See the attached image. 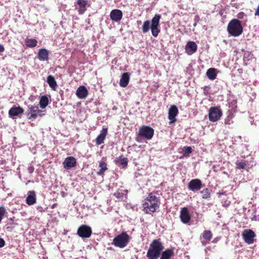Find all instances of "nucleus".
<instances>
[{"mask_svg":"<svg viewBox=\"0 0 259 259\" xmlns=\"http://www.w3.org/2000/svg\"><path fill=\"white\" fill-rule=\"evenodd\" d=\"M160 18V14H156L151 22L148 20L144 21L142 27V32L146 33L151 29L152 35L154 37L157 36L160 32L159 21Z\"/></svg>","mask_w":259,"mask_h":259,"instance_id":"obj_1","label":"nucleus"},{"mask_svg":"<svg viewBox=\"0 0 259 259\" xmlns=\"http://www.w3.org/2000/svg\"><path fill=\"white\" fill-rule=\"evenodd\" d=\"M163 248L161 242L158 240H154L147 251V256L149 259H158Z\"/></svg>","mask_w":259,"mask_h":259,"instance_id":"obj_2","label":"nucleus"},{"mask_svg":"<svg viewBox=\"0 0 259 259\" xmlns=\"http://www.w3.org/2000/svg\"><path fill=\"white\" fill-rule=\"evenodd\" d=\"M228 33L233 36H239L243 31V27L241 22L237 19L232 20L227 27Z\"/></svg>","mask_w":259,"mask_h":259,"instance_id":"obj_3","label":"nucleus"},{"mask_svg":"<svg viewBox=\"0 0 259 259\" xmlns=\"http://www.w3.org/2000/svg\"><path fill=\"white\" fill-rule=\"evenodd\" d=\"M131 237L125 232L118 234L113 240L112 244L120 248H123L128 244Z\"/></svg>","mask_w":259,"mask_h":259,"instance_id":"obj_4","label":"nucleus"},{"mask_svg":"<svg viewBox=\"0 0 259 259\" xmlns=\"http://www.w3.org/2000/svg\"><path fill=\"white\" fill-rule=\"evenodd\" d=\"M154 135V130L149 126H142L139 130V136L147 140H151Z\"/></svg>","mask_w":259,"mask_h":259,"instance_id":"obj_5","label":"nucleus"},{"mask_svg":"<svg viewBox=\"0 0 259 259\" xmlns=\"http://www.w3.org/2000/svg\"><path fill=\"white\" fill-rule=\"evenodd\" d=\"M28 118L30 119H35L38 116H42L44 114L41 110H39L36 106L29 105L27 110Z\"/></svg>","mask_w":259,"mask_h":259,"instance_id":"obj_6","label":"nucleus"},{"mask_svg":"<svg viewBox=\"0 0 259 259\" xmlns=\"http://www.w3.org/2000/svg\"><path fill=\"white\" fill-rule=\"evenodd\" d=\"M92 233V230L90 227L85 225H82L78 228L77 234L82 238H89Z\"/></svg>","mask_w":259,"mask_h":259,"instance_id":"obj_7","label":"nucleus"},{"mask_svg":"<svg viewBox=\"0 0 259 259\" xmlns=\"http://www.w3.org/2000/svg\"><path fill=\"white\" fill-rule=\"evenodd\" d=\"M221 110L217 107H211L209 111V119L212 122L218 121L222 116Z\"/></svg>","mask_w":259,"mask_h":259,"instance_id":"obj_8","label":"nucleus"},{"mask_svg":"<svg viewBox=\"0 0 259 259\" xmlns=\"http://www.w3.org/2000/svg\"><path fill=\"white\" fill-rule=\"evenodd\" d=\"M159 207V205L156 202H145L143 204V210L146 213H151L154 212Z\"/></svg>","mask_w":259,"mask_h":259,"instance_id":"obj_9","label":"nucleus"},{"mask_svg":"<svg viewBox=\"0 0 259 259\" xmlns=\"http://www.w3.org/2000/svg\"><path fill=\"white\" fill-rule=\"evenodd\" d=\"M202 187V182L198 179L192 180L188 184L189 189L194 192L200 190Z\"/></svg>","mask_w":259,"mask_h":259,"instance_id":"obj_10","label":"nucleus"},{"mask_svg":"<svg viewBox=\"0 0 259 259\" xmlns=\"http://www.w3.org/2000/svg\"><path fill=\"white\" fill-rule=\"evenodd\" d=\"M243 237L246 243L251 244L253 243L255 234L251 230H245L243 233Z\"/></svg>","mask_w":259,"mask_h":259,"instance_id":"obj_11","label":"nucleus"},{"mask_svg":"<svg viewBox=\"0 0 259 259\" xmlns=\"http://www.w3.org/2000/svg\"><path fill=\"white\" fill-rule=\"evenodd\" d=\"M88 4V1L77 0L76 4L75 5V9L77 10L79 14H83L87 10V6Z\"/></svg>","mask_w":259,"mask_h":259,"instance_id":"obj_12","label":"nucleus"},{"mask_svg":"<svg viewBox=\"0 0 259 259\" xmlns=\"http://www.w3.org/2000/svg\"><path fill=\"white\" fill-rule=\"evenodd\" d=\"M185 49L186 53L188 55H191L197 51V46L194 41H189L186 45Z\"/></svg>","mask_w":259,"mask_h":259,"instance_id":"obj_13","label":"nucleus"},{"mask_svg":"<svg viewBox=\"0 0 259 259\" xmlns=\"http://www.w3.org/2000/svg\"><path fill=\"white\" fill-rule=\"evenodd\" d=\"M76 164V159L72 156H69L66 158L63 163L64 167L67 170L74 167Z\"/></svg>","mask_w":259,"mask_h":259,"instance_id":"obj_14","label":"nucleus"},{"mask_svg":"<svg viewBox=\"0 0 259 259\" xmlns=\"http://www.w3.org/2000/svg\"><path fill=\"white\" fill-rule=\"evenodd\" d=\"M178 113V109L176 106L171 105L168 109V119L170 120L169 123H172L176 121V116Z\"/></svg>","mask_w":259,"mask_h":259,"instance_id":"obj_15","label":"nucleus"},{"mask_svg":"<svg viewBox=\"0 0 259 259\" xmlns=\"http://www.w3.org/2000/svg\"><path fill=\"white\" fill-rule=\"evenodd\" d=\"M122 12L118 9H115L111 11L110 14V18L115 22H119L122 18Z\"/></svg>","mask_w":259,"mask_h":259,"instance_id":"obj_16","label":"nucleus"},{"mask_svg":"<svg viewBox=\"0 0 259 259\" xmlns=\"http://www.w3.org/2000/svg\"><path fill=\"white\" fill-rule=\"evenodd\" d=\"M180 217L181 221L184 224H187L189 222L191 219V217L187 208L184 207L182 209Z\"/></svg>","mask_w":259,"mask_h":259,"instance_id":"obj_17","label":"nucleus"},{"mask_svg":"<svg viewBox=\"0 0 259 259\" xmlns=\"http://www.w3.org/2000/svg\"><path fill=\"white\" fill-rule=\"evenodd\" d=\"M212 234L210 231L205 230L203 231L201 236V240L202 245H206L208 243L212 238Z\"/></svg>","mask_w":259,"mask_h":259,"instance_id":"obj_18","label":"nucleus"},{"mask_svg":"<svg viewBox=\"0 0 259 259\" xmlns=\"http://www.w3.org/2000/svg\"><path fill=\"white\" fill-rule=\"evenodd\" d=\"M36 194L34 191L28 192V196L26 199V203L29 205H32L36 202Z\"/></svg>","mask_w":259,"mask_h":259,"instance_id":"obj_19","label":"nucleus"},{"mask_svg":"<svg viewBox=\"0 0 259 259\" xmlns=\"http://www.w3.org/2000/svg\"><path fill=\"white\" fill-rule=\"evenodd\" d=\"M24 112L23 109L20 107H12L9 111V114L10 117L14 118L15 116L23 113Z\"/></svg>","mask_w":259,"mask_h":259,"instance_id":"obj_20","label":"nucleus"},{"mask_svg":"<svg viewBox=\"0 0 259 259\" xmlns=\"http://www.w3.org/2000/svg\"><path fill=\"white\" fill-rule=\"evenodd\" d=\"M88 94V91L84 86L79 87L76 93V96L79 99H84L87 97Z\"/></svg>","mask_w":259,"mask_h":259,"instance_id":"obj_21","label":"nucleus"},{"mask_svg":"<svg viewBox=\"0 0 259 259\" xmlns=\"http://www.w3.org/2000/svg\"><path fill=\"white\" fill-rule=\"evenodd\" d=\"M107 134V128H103L101 133L98 136L96 139V144L99 145L104 143V141L105 139L106 135Z\"/></svg>","mask_w":259,"mask_h":259,"instance_id":"obj_22","label":"nucleus"},{"mask_svg":"<svg viewBox=\"0 0 259 259\" xmlns=\"http://www.w3.org/2000/svg\"><path fill=\"white\" fill-rule=\"evenodd\" d=\"M38 58L40 61H47L49 59V51L45 49H41L38 53Z\"/></svg>","mask_w":259,"mask_h":259,"instance_id":"obj_23","label":"nucleus"},{"mask_svg":"<svg viewBox=\"0 0 259 259\" xmlns=\"http://www.w3.org/2000/svg\"><path fill=\"white\" fill-rule=\"evenodd\" d=\"M130 80V74L128 72L123 73L120 78L119 84L121 87H125L127 85Z\"/></svg>","mask_w":259,"mask_h":259,"instance_id":"obj_24","label":"nucleus"},{"mask_svg":"<svg viewBox=\"0 0 259 259\" xmlns=\"http://www.w3.org/2000/svg\"><path fill=\"white\" fill-rule=\"evenodd\" d=\"M174 256V250L171 249H167L162 252L160 259H170Z\"/></svg>","mask_w":259,"mask_h":259,"instance_id":"obj_25","label":"nucleus"},{"mask_svg":"<svg viewBox=\"0 0 259 259\" xmlns=\"http://www.w3.org/2000/svg\"><path fill=\"white\" fill-rule=\"evenodd\" d=\"M235 110L231 109L228 111V115L225 119V124L230 125L233 122V118L234 117Z\"/></svg>","mask_w":259,"mask_h":259,"instance_id":"obj_26","label":"nucleus"},{"mask_svg":"<svg viewBox=\"0 0 259 259\" xmlns=\"http://www.w3.org/2000/svg\"><path fill=\"white\" fill-rule=\"evenodd\" d=\"M47 81L49 84L50 88L52 90L55 91L57 87V84L55 78L52 75H49L47 77Z\"/></svg>","mask_w":259,"mask_h":259,"instance_id":"obj_27","label":"nucleus"},{"mask_svg":"<svg viewBox=\"0 0 259 259\" xmlns=\"http://www.w3.org/2000/svg\"><path fill=\"white\" fill-rule=\"evenodd\" d=\"M206 75L209 79L214 80L217 76L216 69L212 68L208 69L206 72Z\"/></svg>","mask_w":259,"mask_h":259,"instance_id":"obj_28","label":"nucleus"},{"mask_svg":"<svg viewBox=\"0 0 259 259\" xmlns=\"http://www.w3.org/2000/svg\"><path fill=\"white\" fill-rule=\"evenodd\" d=\"M115 162L116 163H119L123 166H126L127 164L128 160L127 158L120 156L115 159Z\"/></svg>","mask_w":259,"mask_h":259,"instance_id":"obj_29","label":"nucleus"},{"mask_svg":"<svg viewBox=\"0 0 259 259\" xmlns=\"http://www.w3.org/2000/svg\"><path fill=\"white\" fill-rule=\"evenodd\" d=\"M49 104V99L46 96H43L40 97L39 101V105L41 108H45Z\"/></svg>","mask_w":259,"mask_h":259,"instance_id":"obj_30","label":"nucleus"},{"mask_svg":"<svg viewBox=\"0 0 259 259\" xmlns=\"http://www.w3.org/2000/svg\"><path fill=\"white\" fill-rule=\"evenodd\" d=\"M99 167L100 169L98 172V175L99 176H102L104 174L105 171L107 169V164L104 161H100L99 163Z\"/></svg>","mask_w":259,"mask_h":259,"instance_id":"obj_31","label":"nucleus"},{"mask_svg":"<svg viewBox=\"0 0 259 259\" xmlns=\"http://www.w3.org/2000/svg\"><path fill=\"white\" fill-rule=\"evenodd\" d=\"M25 43L27 47L33 48L37 45V41L35 39H27Z\"/></svg>","mask_w":259,"mask_h":259,"instance_id":"obj_32","label":"nucleus"},{"mask_svg":"<svg viewBox=\"0 0 259 259\" xmlns=\"http://www.w3.org/2000/svg\"><path fill=\"white\" fill-rule=\"evenodd\" d=\"M200 193L202 194L203 199H208L210 197V191L207 188L204 189L200 191Z\"/></svg>","mask_w":259,"mask_h":259,"instance_id":"obj_33","label":"nucleus"},{"mask_svg":"<svg viewBox=\"0 0 259 259\" xmlns=\"http://www.w3.org/2000/svg\"><path fill=\"white\" fill-rule=\"evenodd\" d=\"M114 195L117 198L120 200H124L126 198V194L121 193L119 192H116L114 193Z\"/></svg>","mask_w":259,"mask_h":259,"instance_id":"obj_34","label":"nucleus"},{"mask_svg":"<svg viewBox=\"0 0 259 259\" xmlns=\"http://www.w3.org/2000/svg\"><path fill=\"white\" fill-rule=\"evenodd\" d=\"M148 202H156L158 203V199L157 198L153 195L150 194L147 199V201Z\"/></svg>","mask_w":259,"mask_h":259,"instance_id":"obj_35","label":"nucleus"},{"mask_svg":"<svg viewBox=\"0 0 259 259\" xmlns=\"http://www.w3.org/2000/svg\"><path fill=\"white\" fill-rule=\"evenodd\" d=\"M252 58V55L249 53H245L244 56V63L245 65L248 64V61Z\"/></svg>","mask_w":259,"mask_h":259,"instance_id":"obj_36","label":"nucleus"},{"mask_svg":"<svg viewBox=\"0 0 259 259\" xmlns=\"http://www.w3.org/2000/svg\"><path fill=\"white\" fill-rule=\"evenodd\" d=\"M183 151V155L185 157L188 156L192 152V148L191 147H185Z\"/></svg>","mask_w":259,"mask_h":259,"instance_id":"obj_37","label":"nucleus"},{"mask_svg":"<svg viewBox=\"0 0 259 259\" xmlns=\"http://www.w3.org/2000/svg\"><path fill=\"white\" fill-rule=\"evenodd\" d=\"M251 219L252 221H259V214L257 215H256V211L255 210L253 211L252 214H251Z\"/></svg>","mask_w":259,"mask_h":259,"instance_id":"obj_38","label":"nucleus"},{"mask_svg":"<svg viewBox=\"0 0 259 259\" xmlns=\"http://www.w3.org/2000/svg\"><path fill=\"white\" fill-rule=\"evenodd\" d=\"M236 165L237 166V167L240 169H244L245 167L246 163L243 162H237Z\"/></svg>","mask_w":259,"mask_h":259,"instance_id":"obj_39","label":"nucleus"},{"mask_svg":"<svg viewBox=\"0 0 259 259\" xmlns=\"http://www.w3.org/2000/svg\"><path fill=\"white\" fill-rule=\"evenodd\" d=\"M244 16V14L243 12H240L237 14V18L240 19H243Z\"/></svg>","mask_w":259,"mask_h":259,"instance_id":"obj_40","label":"nucleus"},{"mask_svg":"<svg viewBox=\"0 0 259 259\" xmlns=\"http://www.w3.org/2000/svg\"><path fill=\"white\" fill-rule=\"evenodd\" d=\"M5 240L3 239L0 238V248L3 247V246H5Z\"/></svg>","mask_w":259,"mask_h":259,"instance_id":"obj_41","label":"nucleus"},{"mask_svg":"<svg viewBox=\"0 0 259 259\" xmlns=\"http://www.w3.org/2000/svg\"><path fill=\"white\" fill-rule=\"evenodd\" d=\"M34 167L30 166L28 167V171L29 173H32L34 171Z\"/></svg>","mask_w":259,"mask_h":259,"instance_id":"obj_42","label":"nucleus"},{"mask_svg":"<svg viewBox=\"0 0 259 259\" xmlns=\"http://www.w3.org/2000/svg\"><path fill=\"white\" fill-rule=\"evenodd\" d=\"M254 15L255 16H259V5L255 10Z\"/></svg>","mask_w":259,"mask_h":259,"instance_id":"obj_43","label":"nucleus"},{"mask_svg":"<svg viewBox=\"0 0 259 259\" xmlns=\"http://www.w3.org/2000/svg\"><path fill=\"white\" fill-rule=\"evenodd\" d=\"M5 51V48L3 45L0 44V53H3Z\"/></svg>","mask_w":259,"mask_h":259,"instance_id":"obj_44","label":"nucleus"},{"mask_svg":"<svg viewBox=\"0 0 259 259\" xmlns=\"http://www.w3.org/2000/svg\"><path fill=\"white\" fill-rule=\"evenodd\" d=\"M124 191L126 193L127 192V191L126 190H125Z\"/></svg>","mask_w":259,"mask_h":259,"instance_id":"obj_45","label":"nucleus"}]
</instances>
